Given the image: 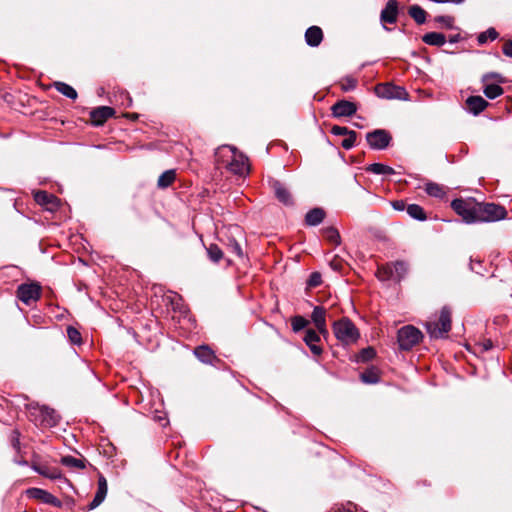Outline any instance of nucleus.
Listing matches in <instances>:
<instances>
[{"mask_svg":"<svg viewBox=\"0 0 512 512\" xmlns=\"http://www.w3.org/2000/svg\"><path fill=\"white\" fill-rule=\"evenodd\" d=\"M374 356H375V351L371 347L365 348L361 351V358L364 361H368V360L372 359Z\"/></svg>","mask_w":512,"mask_h":512,"instance_id":"49","label":"nucleus"},{"mask_svg":"<svg viewBox=\"0 0 512 512\" xmlns=\"http://www.w3.org/2000/svg\"><path fill=\"white\" fill-rule=\"evenodd\" d=\"M366 171L376 175H392L395 174V170L382 163H372L366 167Z\"/></svg>","mask_w":512,"mask_h":512,"instance_id":"26","label":"nucleus"},{"mask_svg":"<svg viewBox=\"0 0 512 512\" xmlns=\"http://www.w3.org/2000/svg\"><path fill=\"white\" fill-rule=\"evenodd\" d=\"M376 276L380 281H393V271L390 264H386L377 269Z\"/></svg>","mask_w":512,"mask_h":512,"instance_id":"40","label":"nucleus"},{"mask_svg":"<svg viewBox=\"0 0 512 512\" xmlns=\"http://www.w3.org/2000/svg\"><path fill=\"white\" fill-rule=\"evenodd\" d=\"M451 309L444 306L437 320H429L425 324L427 333L431 338L439 339L447 336L451 330Z\"/></svg>","mask_w":512,"mask_h":512,"instance_id":"3","label":"nucleus"},{"mask_svg":"<svg viewBox=\"0 0 512 512\" xmlns=\"http://www.w3.org/2000/svg\"><path fill=\"white\" fill-rule=\"evenodd\" d=\"M303 340L314 355H320L322 353L321 347L317 345L320 341V335L316 331L313 329L306 330Z\"/></svg>","mask_w":512,"mask_h":512,"instance_id":"20","label":"nucleus"},{"mask_svg":"<svg viewBox=\"0 0 512 512\" xmlns=\"http://www.w3.org/2000/svg\"><path fill=\"white\" fill-rule=\"evenodd\" d=\"M408 14L419 25L424 24L426 22L427 13L419 5L410 6L408 9Z\"/></svg>","mask_w":512,"mask_h":512,"instance_id":"27","label":"nucleus"},{"mask_svg":"<svg viewBox=\"0 0 512 512\" xmlns=\"http://www.w3.org/2000/svg\"><path fill=\"white\" fill-rule=\"evenodd\" d=\"M375 94L379 98L384 99H407V91L400 86L393 85L392 83H382L375 87Z\"/></svg>","mask_w":512,"mask_h":512,"instance_id":"8","label":"nucleus"},{"mask_svg":"<svg viewBox=\"0 0 512 512\" xmlns=\"http://www.w3.org/2000/svg\"><path fill=\"white\" fill-rule=\"evenodd\" d=\"M390 265L393 271V281L400 282L407 272L406 263L402 261H397L395 263H391Z\"/></svg>","mask_w":512,"mask_h":512,"instance_id":"31","label":"nucleus"},{"mask_svg":"<svg viewBox=\"0 0 512 512\" xmlns=\"http://www.w3.org/2000/svg\"><path fill=\"white\" fill-rule=\"evenodd\" d=\"M209 259L213 263H218L223 258V252L216 244H211L206 248Z\"/></svg>","mask_w":512,"mask_h":512,"instance_id":"39","label":"nucleus"},{"mask_svg":"<svg viewBox=\"0 0 512 512\" xmlns=\"http://www.w3.org/2000/svg\"><path fill=\"white\" fill-rule=\"evenodd\" d=\"M453 210L463 221L471 224L478 222V202L473 199H455L451 203Z\"/></svg>","mask_w":512,"mask_h":512,"instance_id":"4","label":"nucleus"},{"mask_svg":"<svg viewBox=\"0 0 512 512\" xmlns=\"http://www.w3.org/2000/svg\"><path fill=\"white\" fill-rule=\"evenodd\" d=\"M331 111L334 117H349L356 113L357 106L353 102L340 100L331 107Z\"/></svg>","mask_w":512,"mask_h":512,"instance_id":"13","label":"nucleus"},{"mask_svg":"<svg viewBox=\"0 0 512 512\" xmlns=\"http://www.w3.org/2000/svg\"><path fill=\"white\" fill-rule=\"evenodd\" d=\"M325 217V212L321 208L311 209L305 216V222L309 226L319 225Z\"/></svg>","mask_w":512,"mask_h":512,"instance_id":"24","label":"nucleus"},{"mask_svg":"<svg viewBox=\"0 0 512 512\" xmlns=\"http://www.w3.org/2000/svg\"><path fill=\"white\" fill-rule=\"evenodd\" d=\"M460 39V35L459 34H456V35H453L449 38V42L450 43H457Z\"/></svg>","mask_w":512,"mask_h":512,"instance_id":"55","label":"nucleus"},{"mask_svg":"<svg viewBox=\"0 0 512 512\" xmlns=\"http://www.w3.org/2000/svg\"><path fill=\"white\" fill-rule=\"evenodd\" d=\"M478 222H494L504 219L506 210L494 203H478Z\"/></svg>","mask_w":512,"mask_h":512,"instance_id":"6","label":"nucleus"},{"mask_svg":"<svg viewBox=\"0 0 512 512\" xmlns=\"http://www.w3.org/2000/svg\"><path fill=\"white\" fill-rule=\"evenodd\" d=\"M323 40V32L318 26H311L305 32V41L311 47H317Z\"/></svg>","mask_w":512,"mask_h":512,"instance_id":"21","label":"nucleus"},{"mask_svg":"<svg viewBox=\"0 0 512 512\" xmlns=\"http://www.w3.org/2000/svg\"><path fill=\"white\" fill-rule=\"evenodd\" d=\"M392 206L395 210L403 211L406 207V204L403 200H397L392 202Z\"/></svg>","mask_w":512,"mask_h":512,"instance_id":"52","label":"nucleus"},{"mask_svg":"<svg viewBox=\"0 0 512 512\" xmlns=\"http://www.w3.org/2000/svg\"><path fill=\"white\" fill-rule=\"evenodd\" d=\"M175 178H176L175 170H173V169L166 170L159 176L157 185L159 188H162V189L167 188L175 181Z\"/></svg>","mask_w":512,"mask_h":512,"instance_id":"29","label":"nucleus"},{"mask_svg":"<svg viewBox=\"0 0 512 512\" xmlns=\"http://www.w3.org/2000/svg\"><path fill=\"white\" fill-rule=\"evenodd\" d=\"M466 108L473 115H478L486 109L488 102L481 96H470L466 99Z\"/></svg>","mask_w":512,"mask_h":512,"instance_id":"18","label":"nucleus"},{"mask_svg":"<svg viewBox=\"0 0 512 512\" xmlns=\"http://www.w3.org/2000/svg\"><path fill=\"white\" fill-rule=\"evenodd\" d=\"M491 80H494L498 84L505 82L504 77L496 72H490L482 76V82H490Z\"/></svg>","mask_w":512,"mask_h":512,"instance_id":"45","label":"nucleus"},{"mask_svg":"<svg viewBox=\"0 0 512 512\" xmlns=\"http://www.w3.org/2000/svg\"><path fill=\"white\" fill-rule=\"evenodd\" d=\"M34 199L39 205L45 207L49 211L56 210L59 205L58 198L46 191H37L34 194Z\"/></svg>","mask_w":512,"mask_h":512,"instance_id":"15","label":"nucleus"},{"mask_svg":"<svg viewBox=\"0 0 512 512\" xmlns=\"http://www.w3.org/2000/svg\"><path fill=\"white\" fill-rule=\"evenodd\" d=\"M357 84V79L351 75H347L339 81L340 88L343 92L353 91L357 87Z\"/></svg>","mask_w":512,"mask_h":512,"instance_id":"34","label":"nucleus"},{"mask_svg":"<svg viewBox=\"0 0 512 512\" xmlns=\"http://www.w3.org/2000/svg\"><path fill=\"white\" fill-rule=\"evenodd\" d=\"M113 115V108L108 106H101L90 112L91 121L96 126L102 125L107 119H109Z\"/></svg>","mask_w":512,"mask_h":512,"instance_id":"16","label":"nucleus"},{"mask_svg":"<svg viewBox=\"0 0 512 512\" xmlns=\"http://www.w3.org/2000/svg\"><path fill=\"white\" fill-rule=\"evenodd\" d=\"M61 463L64 466L76 468V469H84L85 463L83 460L75 458L73 456H64L61 458Z\"/></svg>","mask_w":512,"mask_h":512,"instance_id":"38","label":"nucleus"},{"mask_svg":"<svg viewBox=\"0 0 512 512\" xmlns=\"http://www.w3.org/2000/svg\"><path fill=\"white\" fill-rule=\"evenodd\" d=\"M17 298L26 305L39 300L41 296V286L37 283H24L18 286L16 291Z\"/></svg>","mask_w":512,"mask_h":512,"instance_id":"7","label":"nucleus"},{"mask_svg":"<svg viewBox=\"0 0 512 512\" xmlns=\"http://www.w3.org/2000/svg\"><path fill=\"white\" fill-rule=\"evenodd\" d=\"M33 409L39 414L42 426L54 427L58 424L60 417L54 409L44 405L33 407Z\"/></svg>","mask_w":512,"mask_h":512,"instance_id":"11","label":"nucleus"},{"mask_svg":"<svg viewBox=\"0 0 512 512\" xmlns=\"http://www.w3.org/2000/svg\"><path fill=\"white\" fill-rule=\"evenodd\" d=\"M54 87L59 93H61L69 99L75 100L78 96L76 90L72 86L64 82H55Z\"/></svg>","mask_w":512,"mask_h":512,"instance_id":"30","label":"nucleus"},{"mask_svg":"<svg viewBox=\"0 0 512 512\" xmlns=\"http://www.w3.org/2000/svg\"><path fill=\"white\" fill-rule=\"evenodd\" d=\"M498 36H499V33L496 31V29L493 27H490L486 31L480 33L477 37V40H478L479 44H484L488 40H490V41L496 40L498 38Z\"/></svg>","mask_w":512,"mask_h":512,"instance_id":"37","label":"nucleus"},{"mask_svg":"<svg viewBox=\"0 0 512 512\" xmlns=\"http://www.w3.org/2000/svg\"><path fill=\"white\" fill-rule=\"evenodd\" d=\"M217 163L225 166L234 174L243 176L249 172L248 158L229 145L217 148L215 152Z\"/></svg>","mask_w":512,"mask_h":512,"instance_id":"1","label":"nucleus"},{"mask_svg":"<svg viewBox=\"0 0 512 512\" xmlns=\"http://www.w3.org/2000/svg\"><path fill=\"white\" fill-rule=\"evenodd\" d=\"M14 462L17 465H20V466H27L28 465V462L26 460H24V459L15 458Z\"/></svg>","mask_w":512,"mask_h":512,"instance_id":"53","label":"nucleus"},{"mask_svg":"<svg viewBox=\"0 0 512 512\" xmlns=\"http://www.w3.org/2000/svg\"><path fill=\"white\" fill-rule=\"evenodd\" d=\"M269 185L273 190L276 198L286 206L293 204V199L290 191L285 187L283 183L279 180L271 179L269 180Z\"/></svg>","mask_w":512,"mask_h":512,"instance_id":"12","label":"nucleus"},{"mask_svg":"<svg viewBox=\"0 0 512 512\" xmlns=\"http://www.w3.org/2000/svg\"><path fill=\"white\" fill-rule=\"evenodd\" d=\"M406 210L408 215L413 219L424 221L427 218L424 209L418 204H409Z\"/></svg>","mask_w":512,"mask_h":512,"instance_id":"32","label":"nucleus"},{"mask_svg":"<svg viewBox=\"0 0 512 512\" xmlns=\"http://www.w3.org/2000/svg\"><path fill=\"white\" fill-rule=\"evenodd\" d=\"M195 356L203 363H212L215 358L213 351L207 346H199L194 350Z\"/></svg>","mask_w":512,"mask_h":512,"instance_id":"28","label":"nucleus"},{"mask_svg":"<svg viewBox=\"0 0 512 512\" xmlns=\"http://www.w3.org/2000/svg\"><path fill=\"white\" fill-rule=\"evenodd\" d=\"M398 15V3L396 0H389L381 11V21L384 23H395Z\"/></svg>","mask_w":512,"mask_h":512,"instance_id":"19","label":"nucleus"},{"mask_svg":"<svg viewBox=\"0 0 512 512\" xmlns=\"http://www.w3.org/2000/svg\"><path fill=\"white\" fill-rule=\"evenodd\" d=\"M107 491H108V486H107L106 478L104 476L100 475L98 478L97 492H96L93 500L89 504L90 510L95 509L105 500Z\"/></svg>","mask_w":512,"mask_h":512,"instance_id":"17","label":"nucleus"},{"mask_svg":"<svg viewBox=\"0 0 512 512\" xmlns=\"http://www.w3.org/2000/svg\"><path fill=\"white\" fill-rule=\"evenodd\" d=\"M436 23L443 25L447 29L454 27V17L448 15H439L434 18Z\"/></svg>","mask_w":512,"mask_h":512,"instance_id":"43","label":"nucleus"},{"mask_svg":"<svg viewBox=\"0 0 512 512\" xmlns=\"http://www.w3.org/2000/svg\"><path fill=\"white\" fill-rule=\"evenodd\" d=\"M423 338L422 332L413 325H406L397 332V343L400 350L409 351Z\"/></svg>","mask_w":512,"mask_h":512,"instance_id":"5","label":"nucleus"},{"mask_svg":"<svg viewBox=\"0 0 512 512\" xmlns=\"http://www.w3.org/2000/svg\"><path fill=\"white\" fill-rule=\"evenodd\" d=\"M502 52L505 56L512 58V40L507 41L503 45Z\"/></svg>","mask_w":512,"mask_h":512,"instance_id":"51","label":"nucleus"},{"mask_svg":"<svg viewBox=\"0 0 512 512\" xmlns=\"http://www.w3.org/2000/svg\"><path fill=\"white\" fill-rule=\"evenodd\" d=\"M26 494L29 498L41 501L42 503L49 504L53 507H62V502L52 495L50 492L41 488H29L26 490Z\"/></svg>","mask_w":512,"mask_h":512,"instance_id":"10","label":"nucleus"},{"mask_svg":"<svg viewBox=\"0 0 512 512\" xmlns=\"http://www.w3.org/2000/svg\"><path fill=\"white\" fill-rule=\"evenodd\" d=\"M422 41L427 45L440 47L446 43V37L439 32H429L422 36Z\"/></svg>","mask_w":512,"mask_h":512,"instance_id":"22","label":"nucleus"},{"mask_svg":"<svg viewBox=\"0 0 512 512\" xmlns=\"http://www.w3.org/2000/svg\"><path fill=\"white\" fill-rule=\"evenodd\" d=\"M311 319L319 334L326 336L328 334L326 326V309L322 306H315L311 314Z\"/></svg>","mask_w":512,"mask_h":512,"instance_id":"14","label":"nucleus"},{"mask_svg":"<svg viewBox=\"0 0 512 512\" xmlns=\"http://www.w3.org/2000/svg\"><path fill=\"white\" fill-rule=\"evenodd\" d=\"M425 191L429 196L432 197L442 198L445 196L444 187L434 182L427 183L425 185Z\"/></svg>","mask_w":512,"mask_h":512,"instance_id":"33","label":"nucleus"},{"mask_svg":"<svg viewBox=\"0 0 512 512\" xmlns=\"http://www.w3.org/2000/svg\"><path fill=\"white\" fill-rule=\"evenodd\" d=\"M483 93L489 99H495L504 93L503 88L498 83L482 82Z\"/></svg>","mask_w":512,"mask_h":512,"instance_id":"25","label":"nucleus"},{"mask_svg":"<svg viewBox=\"0 0 512 512\" xmlns=\"http://www.w3.org/2000/svg\"><path fill=\"white\" fill-rule=\"evenodd\" d=\"M366 140L372 149L384 150L389 146L392 137L388 131L376 129L366 134Z\"/></svg>","mask_w":512,"mask_h":512,"instance_id":"9","label":"nucleus"},{"mask_svg":"<svg viewBox=\"0 0 512 512\" xmlns=\"http://www.w3.org/2000/svg\"><path fill=\"white\" fill-rule=\"evenodd\" d=\"M346 136L347 137L342 141L341 145L344 149L349 150L356 144L357 133L351 130Z\"/></svg>","mask_w":512,"mask_h":512,"instance_id":"42","label":"nucleus"},{"mask_svg":"<svg viewBox=\"0 0 512 512\" xmlns=\"http://www.w3.org/2000/svg\"><path fill=\"white\" fill-rule=\"evenodd\" d=\"M19 432L18 431H13L12 433V437H11V443H12V447L17 451L19 452L20 451V440H19Z\"/></svg>","mask_w":512,"mask_h":512,"instance_id":"50","label":"nucleus"},{"mask_svg":"<svg viewBox=\"0 0 512 512\" xmlns=\"http://www.w3.org/2000/svg\"><path fill=\"white\" fill-rule=\"evenodd\" d=\"M322 232L325 239H327L329 242H331L334 245L340 244V234L336 228L326 227L323 229Z\"/></svg>","mask_w":512,"mask_h":512,"instance_id":"36","label":"nucleus"},{"mask_svg":"<svg viewBox=\"0 0 512 512\" xmlns=\"http://www.w3.org/2000/svg\"><path fill=\"white\" fill-rule=\"evenodd\" d=\"M32 469L37 472L38 474L48 478V479H51V480H56V479H61L62 478V473L59 469L57 468H50V467H47V466H38V465H32Z\"/></svg>","mask_w":512,"mask_h":512,"instance_id":"23","label":"nucleus"},{"mask_svg":"<svg viewBox=\"0 0 512 512\" xmlns=\"http://www.w3.org/2000/svg\"><path fill=\"white\" fill-rule=\"evenodd\" d=\"M322 282V276L319 272H313L310 274L307 280V286L309 287H317Z\"/></svg>","mask_w":512,"mask_h":512,"instance_id":"46","label":"nucleus"},{"mask_svg":"<svg viewBox=\"0 0 512 512\" xmlns=\"http://www.w3.org/2000/svg\"><path fill=\"white\" fill-rule=\"evenodd\" d=\"M67 336L72 344L79 345L82 341L80 332L72 326L67 328Z\"/></svg>","mask_w":512,"mask_h":512,"instance_id":"44","label":"nucleus"},{"mask_svg":"<svg viewBox=\"0 0 512 512\" xmlns=\"http://www.w3.org/2000/svg\"><path fill=\"white\" fill-rule=\"evenodd\" d=\"M362 382L367 384H375L379 382V374L375 368H370L361 373Z\"/></svg>","mask_w":512,"mask_h":512,"instance_id":"35","label":"nucleus"},{"mask_svg":"<svg viewBox=\"0 0 512 512\" xmlns=\"http://www.w3.org/2000/svg\"><path fill=\"white\" fill-rule=\"evenodd\" d=\"M349 131L350 130L347 127L337 125L333 126L331 129V133L337 136H346L349 133Z\"/></svg>","mask_w":512,"mask_h":512,"instance_id":"48","label":"nucleus"},{"mask_svg":"<svg viewBox=\"0 0 512 512\" xmlns=\"http://www.w3.org/2000/svg\"><path fill=\"white\" fill-rule=\"evenodd\" d=\"M483 348L484 350H489L492 348V342L490 340H485L483 342Z\"/></svg>","mask_w":512,"mask_h":512,"instance_id":"54","label":"nucleus"},{"mask_svg":"<svg viewBox=\"0 0 512 512\" xmlns=\"http://www.w3.org/2000/svg\"><path fill=\"white\" fill-rule=\"evenodd\" d=\"M336 339L343 345H351L357 342L360 333L355 324L347 317L335 321L332 326Z\"/></svg>","mask_w":512,"mask_h":512,"instance_id":"2","label":"nucleus"},{"mask_svg":"<svg viewBox=\"0 0 512 512\" xmlns=\"http://www.w3.org/2000/svg\"><path fill=\"white\" fill-rule=\"evenodd\" d=\"M308 324V320L299 315L294 316L291 319V326L294 332H299L300 330L304 329Z\"/></svg>","mask_w":512,"mask_h":512,"instance_id":"41","label":"nucleus"},{"mask_svg":"<svg viewBox=\"0 0 512 512\" xmlns=\"http://www.w3.org/2000/svg\"><path fill=\"white\" fill-rule=\"evenodd\" d=\"M228 247L233 254H235L236 256H238L240 258L243 257L242 248H241L240 244L235 239L229 240Z\"/></svg>","mask_w":512,"mask_h":512,"instance_id":"47","label":"nucleus"}]
</instances>
